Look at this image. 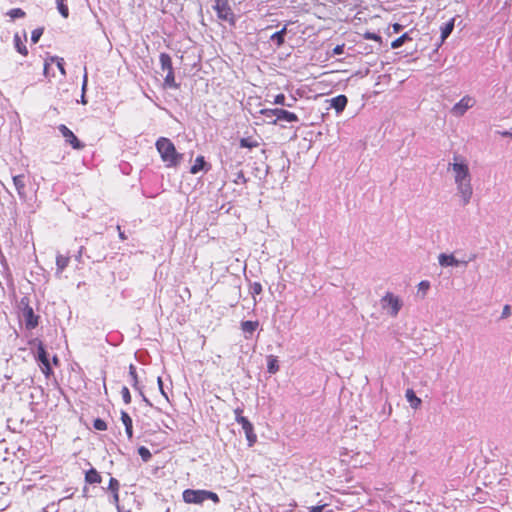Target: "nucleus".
Here are the masks:
<instances>
[{"mask_svg": "<svg viewBox=\"0 0 512 512\" xmlns=\"http://www.w3.org/2000/svg\"><path fill=\"white\" fill-rule=\"evenodd\" d=\"M121 421L125 426V432L129 440L133 438V422L126 411H121Z\"/></svg>", "mask_w": 512, "mask_h": 512, "instance_id": "nucleus-13", "label": "nucleus"}, {"mask_svg": "<svg viewBox=\"0 0 512 512\" xmlns=\"http://www.w3.org/2000/svg\"><path fill=\"white\" fill-rule=\"evenodd\" d=\"M238 177H239V178H244V174H243V172H242V171H240V172L238 173Z\"/></svg>", "mask_w": 512, "mask_h": 512, "instance_id": "nucleus-52", "label": "nucleus"}, {"mask_svg": "<svg viewBox=\"0 0 512 512\" xmlns=\"http://www.w3.org/2000/svg\"><path fill=\"white\" fill-rule=\"evenodd\" d=\"M158 384H159V387H160V390L162 392V394H164V391H163V382H162V379L159 377L158 378Z\"/></svg>", "mask_w": 512, "mask_h": 512, "instance_id": "nucleus-50", "label": "nucleus"}, {"mask_svg": "<svg viewBox=\"0 0 512 512\" xmlns=\"http://www.w3.org/2000/svg\"><path fill=\"white\" fill-rule=\"evenodd\" d=\"M37 360L41 363V371L46 377H49L53 372L48 359V354L45 350L43 343L40 341L37 346Z\"/></svg>", "mask_w": 512, "mask_h": 512, "instance_id": "nucleus-6", "label": "nucleus"}, {"mask_svg": "<svg viewBox=\"0 0 512 512\" xmlns=\"http://www.w3.org/2000/svg\"><path fill=\"white\" fill-rule=\"evenodd\" d=\"M363 37H364V39H366V40H373V41H375V42L382 43V38H381V36H380V35H378V34H376V33H374V32H369V31H367V32H365V33L363 34Z\"/></svg>", "mask_w": 512, "mask_h": 512, "instance_id": "nucleus-35", "label": "nucleus"}, {"mask_svg": "<svg viewBox=\"0 0 512 512\" xmlns=\"http://www.w3.org/2000/svg\"><path fill=\"white\" fill-rule=\"evenodd\" d=\"M7 15L10 16L11 19H16L25 17L26 13L21 8H14L9 10Z\"/></svg>", "mask_w": 512, "mask_h": 512, "instance_id": "nucleus-33", "label": "nucleus"}, {"mask_svg": "<svg viewBox=\"0 0 512 512\" xmlns=\"http://www.w3.org/2000/svg\"><path fill=\"white\" fill-rule=\"evenodd\" d=\"M22 307V316L25 322V327L28 330H32L38 326L39 316L35 315L33 308L29 305L28 301H21Z\"/></svg>", "mask_w": 512, "mask_h": 512, "instance_id": "nucleus-5", "label": "nucleus"}, {"mask_svg": "<svg viewBox=\"0 0 512 512\" xmlns=\"http://www.w3.org/2000/svg\"><path fill=\"white\" fill-rule=\"evenodd\" d=\"M81 101H82L83 103H86V102H85V100H84V95H82Z\"/></svg>", "mask_w": 512, "mask_h": 512, "instance_id": "nucleus-55", "label": "nucleus"}, {"mask_svg": "<svg viewBox=\"0 0 512 512\" xmlns=\"http://www.w3.org/2000/svg\"><path fill=\"white\" fill-rule=\"evenodd\" d=\"M382 307H390L391 308V315L396 316L398 312L401 309V302L400 299L396 296H394L392 293L388 292L386 295L382 298Z\"/></svg>", "mask_w": 512, "mask_h": 512, "instance_id": "nucleus-8", "label": "nucleus"}, {"mask_svg": "<svg viewBox=\"0 0 512 512\" xmlns=\"http://www.w3.org/2000/svg\"><path fill=\"white\" fill-rule=\"evenodd\" d=\"M49 65H50V64H49V62H47V61H46V62H45V64H44V74H45V75H47V74H48V68H49Z\"/></svg>", "mask_w": 512, "mask_h": 512, "instance_id": "nucleus-49", "label": "nucleus"}, {"mask_svg": "<svg viewBox=\"0 0 512 512\" xmlns=\"http://www.w3.org/2000/svg\"><path fill=\"white\" fill-rule=\"evenodd\" d=\"M57 66H58L59 70L61 71V73L64 75L65 74V70H64L62 62L57 60Z\"/></svg>", "mask_w": 512, "mask_h": 512, "instance_id": "nucleus-47", "label": "nucleus"}, {"mask_svg": "<svg viewBox=\"0 0 512 512\" xmlns=\"http://www.w3.org/2000/svg\"><path fill=\"white\" fill-rule=\"evenodd\" d=\"M323 508H324L323 505L311 506V507H309V511L310 512H322Z\"/></svg>", "mask_w": 512, "mask_h": 512, "instance_id": "nucleus-44", "label": "nucleus"}, {"mask_svg": "<svg viewBox=\"0 0 512 512\" xmlns=\"http://www.w3.org/2000/svg\"><path fill=\"white\" fill-rule=\"evenodd\" d=\"M117 230L119 231V238L121 240H125L126 239V235L124 234V232L121 231V227L119 225L117 226Z\"/></svg>", "mask_w": 512, "mask_h": 512, "instance_id": "nucleus-46", "label": "nucleus"}, {"mask_svg": "<svg viewBox=\"0 0 512 512\" xmlns=\"http://www.w3.org/2000/svg\"><path fill=\"white\" fill-rule=\"evenodd\" d=\"M93 427L94 429L98 431H105L107 430V424L104 420L97 418L93 421Z\"/></svg>", "mask_w": 512, "mask_h": 512, "instance_id": "nucleus-37", "label": "nucleus"}, {"mask_svg": "<svg viewBox=\"0 0 512 512\" xmlns=\"http://www.w3.org/2000/svg\"><path fill=\"white\" fill-rule=\"evenodd\" d=\"M13 182H14V185H15V188L17 190V193H18L19 197L20 198H26V191H25L26 181H25V176L24 175L14 176L13 177Z\"/></svg>", "mask_w": 512, "mask_h": 512, "instance_id": "nucleus-12", "label": "nucleus"}, {"mask_svg": "<svg viewBox=\"0 0 512 512\" xmlns=\"http://www.w3.org/2000/svg\"><path fill=\"white\" fill-rule=\"evenodd\" d=\"M85 481L89 484H99L102 481V477L95 468H91L85 473Z\"/></svg>", "mask_w": 512, "mask_h": 512, "instance_id": "nucleus-15", "label": "nucleus"}, {"mask_svg": "<svg viewBox=\"0 0 512 512\" xmlns=\"http://www.w3.org/2000/svg\"><path fill=\"white\" fill-rule=\"evenodd\" d=\"M418 286H419V289L422 290L425 294L426 291L429 289L430 284L428 281H421Z\"/></svg>", "mask_w": 512, "mask_h": 512, "instance_id": "nucleus-41", "label": "nucleus"}, {"mask_svg": "<svg viewBox=\"0 0 512 512\" xmlns=\"http://www.w3.org/2000/svg\"><path fill=\"white\" fill-rule=\"evenodd\" d=\"M119 487H120L119 481L115 478H110L108 489L113 494V499H114L115 504H118V502H119V494H118Z\"/></svg>", "mask_w": 512, "mask_h": 512, "instance_id": "nucleus-20", "label": "nucleus"}, {"mask_svg": "<svg viewBox=\"0 0 512 512\" xmlns=\"http://www.w3.org/2000/svg\"><path fill=\"white\" fill-rule=\"evenodd\" d=\"M392 29L394 33H399L403 29V26L399 23H394L392 24Z\"/></svg>", "mask_w": 512, "mask_h": 512, "instance_id": "nucleus-43", "label": "nucleus"}, {"mask_svg": "<svg viewBox=\"0 0 512 512\" xmlns=\"http://www.w3.org/2000/svg\"><path fill=\"white\" fill-rule=\"evenodd\" d=\"M138 454L140 455V457L142 458V460L144 462H147L151 459L152 457V454L151 452L149 451L148 448H146L145 446H140L138 448Z\"/></svg>", "mask_w": 512, "mask_h": 512, "instance_id": "nucleus-32", "label": "nucleus"}, {"mask_svg": "<svg viewBox=\"0 0 512 512\" xmlns=\"http://www.w3.org/2000/svg\"><path fill=\"white\" fill-rule=\"evenodd\" d=\"M245 436H246L249 447H252L257 442V435L254 432V429L247 431L245 433Z\"/></svg>", "mask_w": 512, "mask_h": 512, "instance_id": "nucleus-34", "label": "nucleus"}, {"mask_svg": "<svg viewBox=\"0 0 512 512\" xmlns=\"http://www.w3.org/2000/svg\"><path fill=\"white\" fill-rule=\"evenodd\" d=\"M183 501L187 504H202L206 500H211L215 504L220 502L219 496L208 490L186 489L182 493Z\"/></svg>", "mask_w": 512, "mask_h": 512, "instance_id": "nucleus-3", "label": "nucleus"}, {"mask_svg": "<svg viewBox=\"0 0 512 512\" xmlns=\"http://www.w3.org/2000/svg\"><path fill=\"white\" fill-rule=\"evenodd\" d=\"M285 99H286L285 95L280 93V94L275 96L274 104L285 105Z\"/></svg>", "mask_w": 512, "mask_h": 512, "instance_id": "nucleus-40", "label": "nucleus"}, {"mask_svg": "<svg viewBox=\"0 0 512 512\" xmlns=\"http://www.w3.org/2000/svg\"><path fill=\"white\" fill-rule=\"evenodd\" d=\"M14 44L17 52H19L23 56L28 55V49L18 33L14 35Z\"/></svg>", "mask_w": 512, "mask_h": 512, "instance_id": "nucleus-21", "label": "nucleus"}, {"mask_svg": "<svg viewBox=\"0 0 512 512\" xmlns=\"http://www.w3.org/2000/svg\"><path fill=\"white\" fill-rule=\"evenodd\" d=\"M412 38L409 36L408 33L402 34L400 37L396 38L391 42V48L397 49L400 48L405 42L411 41Z\"/></svg>", "mask_w": 512, "mask_h": 512, "instance_id": "nucleus-27", "label": "nucleus"}, {"mask_svg": "<svg viewBox=\"0 0 512 512\" xmlns=\"http://www.w3.org/2000/svg\"><path fill=\"white\" fill-rule=\"evenodd\" d=\"M53 362H54L55 364H58V359H57V357H54V358H53Z\"/></svg>", "mask_w": 512, "mask_h": 512, "instance_id": "nucleus-54", "label": "nucleus"}, {"mask_svg": "<svg viewBox=\"0 0 512 512\" xmlns=\"http://www.w3.org/2000/svg\"><path fill=\"white\" fill-rule=\"evenodd\" d=\"M269 113H273V115L276 117L272 121V124H274V125L277 124V122L280 120H284L287 122H298L299 121V118L295 113L284 110V109L275 108V109H273V111H269Z\"/></svg>", "mask_w": 512, "mask_h": 512, "instance_id": "nucleus-9", "label": "nucleus"}, {"mask_svg": "<svg viewBox=\"0 0 512 512\" xmlns=\"http://www.w3.org/2000/svg\"><path fill=\"white\" fill-rule=\"evenodd\" d=\"M263 291L262 285L260 282H254L250 285V293L254 298V302L256 303L255 296L261 294Z\"/></svg>", "mask_w": 512, "mask_h": 512, "instance_id": "nucleus-31", "label": "nucleus"}, {"mask_svg": "<svg viewBox=\"0 0 512 512\" xmlns=\"http://www.w3.org/2000/svg\"><path fill=\"white\" fill-rule=\"evenodd\" d=\"M267 369H268V372L271 374H275L279 371L278 360L275 356L270 355L268 357Z\"/></svg>", "mask_w": 512, "mask_h": 512, "instance_id": "nucleus-28", "label": "nucleus"}, {"mask_svg": "<svg viewBox=\"0 0 512 512\" xmlns=\"http://www.w3.org/2000/svg\"><path fill=\"white\" fill-rule=\"evenodd\" d=\"M86 85H87V76L85 75V76H84V81H83V86H82V90H83V91L85 90Z\"/></svg>", "mask_w": 512, "mask_h": 512, "instance_id": "nucleus-51", "label": "nucleus"}, {"mask_svg": "<svg viewBox=\"0 0 512 512\" xmlns=\"http://www.w3.org/2000/svg\"><path fill=\"white\" fill-rule=\"evenodd\" d=\"M259 327V321H243L241 322V330L244 333H248L250 335L253 334V332Z\"/></svg>", "mask_w": 512, "mask_h": 512, "instance_id": "nucleus-18", "label": "nucleus"}, {"mask_svg": "<svg viewBox=\"0 0 512 512\" xmlns=\"http://www.w3.org/2000/svg\"><path fill=\"white\" fill-rule=\"evenodd\" d=\"M160 64L163 71L171 72L173 70L172 59L167 53L160 54Z\"/></svg>", "mask_w": 512, "mask_h": 512, "instance_id": "nucleus-17", "label": "nucleus"}, {"mask_svg": "<svg viewBox=\"0 0 512 512\" xmlns=\"http://www.w3.org/2000/svg\"><path fill=\"white\" fill-rule=\"evenodd\" d=\"M439 263L442 266L458 265V261L455 259V257L453 255H446V254L439 255Z\"/></svg>", "mask_w": 512, "mask_h": 512, "instance_id": "nucleus-24", "label": "nucleus"}, {"mask_svg": "<svg viewBox=\"0 0 512 512\" xmlns=\"http://www.w3.org/2000/svg\"><path fill=\"white\" fill-rule=\"evenodd\" d=\"M70 257L67 255L58 254L56 257L57 272L62 273L63 270L69 265Z\"/></svg>", "mask_w": 512, "mask_h": 512, "instance_id": "nucleus-19", "label": "nucleus"}, {"mask_svg": "<svg viewBox=\"0 0 512 512\" xmlns=\"http://www.w3.org/2000/svg\"><path fill=\"white\" fill-rule=\"evenodd\" d=\"M164 84L167 86V87H170V88H175L177 89L179 87V85L176 83L175 81V75H174V71H171V72H167L165 78H164Z\"/></svg>", "mask_w": 512, "mask_h": 512, "instance_id": "nucleus-29", "label": "nucleus"}, {"mask_svg": "<svg viewBox=\"0 0 512 512\" xmlns=\"http://www.w3.org/2000/svg\"><path fill=\"white\" fill-rule=\"evenodd\" d=\"M58 130L65 138V141L71 145L73 149L81 150L84 148V144L76 137V135L64 124L58 126Z\"/></svg>", "mask_w": 512, "mask_h": 512, "instance_id": "nucleus-7", "label": "nucleus"}, {"mask_svg": "<svg viewBox=\"0 0 512 512\" xmlns=\"http://www.w3.org/2000/svg\"><path fill=\"white\" fill-rule=\"evenodd\" d=\"M57 8L59 13L64 17L68 18L69 16V9L68 6L65 4V0H56Z\"/></svg>", "mask_w": 512, "mask_h": 512, "instance_id": "nucleus-30", "label": "nucleus"}, {"mask_svg": "<svg viewBox=\"0 0 512 512\" xmlns=\"http://www.w3.org/2000/svg\"><path fill=\"white\" fill-rule=\"evenodd\" d=\"M155 146L167 168H175L183 160V154L177 152L175 145L170 139L160 137L157 139Z\"/></svg>", "mask_w": 512, "mask_h": 512, "instance_id": "nucleus-2", "label": "nucleus"}, {"mask_svg": "<svg viewBox=\"0 0 512 512\" xmlns=\"http://www.w3.org/2000/svg\"><path fill=\"white\" fill-rule=\"evenodd\" d=\"M475 104V100L471 96H464L452 108V113L456 116H462L464 113Z\"/></svg>", "mask_w": 512, "mask_h": 512, "instance_id": "nucleus-10", "label": "nucleus"}, {"mask_svg": "<svg viewBox=\"0 0 512 512\" xmlns=\"http://www.w3.org/2000/svg\"><path fill=\"white\" fill-rule=\"evenodd\" d=\"M121 396H122V399H123L125 404H130L131 403L132 397H131V394H130V391H129L128 387H126V386L122 387V389H121Z\"/></svg>", "mask_w": 512, "mask_h": 512, "instance_id": "nucleus-36", "label": "nucleus"}, {"mask_svg": "<svg viewBox=\"0 0 512 512\" xmlns=\"http://www.w3.org/2000/svg\"><path fill=\"white\" fill-rule=\"evenodd\" d=\"M452 167L455 183L463 198L464 204H467L472 196L471 176L468 165L458 156H454Z\"/></svg>", "mask_w": 512, "mask_h": 512, "instance_id": "nucleus-1", "label": "nucleus"}, {"mask_svg": "<svg viewBox=\"0 0 512 512\" xmlns=\"http://www.w3.org/2000/svg\"><path fill=\"white\" fill-rule=\"evenodd\" d=\"M502 135L503 136H510L511 134L509 132H503Z\"/></svg>", "mask_w": 512, "mask_h": 512, "instance_id": "nucleus-53", "label": "nucleus"}, {"mask_svg": "<svg viewBox=\"0 0 512 512\" xmlns=\"http://www.w3.org/2000/svg\"><path fill=\"white\" fill-rule=\"evenodd\" d=\"M511 315V308L509 305H505L502 311V318H507Z\"/></svg>", "mask_w": 512, "mask_h": 512, "instance_id": "nucleus-42", "label": "nucleus"}, {"mask_svg": "<svg viewBox=\"0 0 512 512\" xmlns=\"http://www.w3.org/2000/svg\"><path fill=\"white\" fill-rule=\"evenodd\" d=\"M43 28L34 29L31 33V40L33 43H37L43 34Z\"/></svg>", "mask_w": 512, "mask_h": 512, "instance_id": "nucleus-38", "label": "nucleus"}, {"mask_svg": "<svg viewBox=\"0 0 512 512\" xmlns=\"http://www.w3.org/2000/svg\"><path fill=\"white\" fill-rule=\"evenodd\" d=\"M287 32V26H284L280 31L275 32L271 36V40L274 41L277 47H281L284 44V36Z\"/></svg>", "mask_w": 512, "mask_h": 512, "instance_id": "nucleus-23", "label": "nucleus"}, {"mask_svg": "<svg viewBox=\"0 0 512 512\" xmlns=\"http://www.w3.org/2000/svg\"><path fill=\"white\" fill-rule=\"evenodd\" d=\"M20 2H24L25 0H19Z\"/></svg>", "mask_w": 512, "mask_h": 512, "instance_id": "nucleus-56", "label": "nucleus"}, {"mask_svg": "<svg viewBox=\"0 0 512 512\" xmlns=\"http://www.w3.org/2000/svg\"><path fill=\"white\" fill-rule=\"evenodd\" d=\"M215 4L213 6L214 10L217 13L218 19L221 21L228 22L230 25H235L236 19L235 15L229 5L228 0H214Z\"/></svg>", "mask_w": 512, "mask_h": 512, "instance_id": "nucleus-4", "label": "nucleus"}, {"mask_svg": "<svg viewBox=\"0 0 512 512\" xmlns=\"http://www.w3.org/2000/svg\"><path fill=\"white\" fill-rule=\"evenodd\" d=\"M348 103V99L345 95H338L331 99V106L336 110V112H342Z\"/></svg>", "mask_w": 512, "mask_h": 512, "instance_id": "nucleus-14", "label": "nucleus"}, {"mask_svg": "<svg viewBox=\"0 0 512 512\" xmlns=\"http://www.w3.org/2000/svg\"><path fill=\"white\" fill-rule=\"evenodd\" d=\"M259 146V142L253 137H246L240 139V147L242 148H257Z\"/></svg>", "mask_w": 512, "mask_h": 512, "instance_id": "nucleus-26", "label": "nucleus"}, {"mask_svg": "<svg viewBox=\"0 0 512 512\" xmlns=\"http://www.w3.org/2000/svg\"><path fill=\"white\" fill-rule=\"evenodd\" d=\"M129 375H130V377L132 379L133 386L136 387L137 384H138V376H137L136 368L132 364L129 367Z\"/></svg>", "mask_w": 512, "mask_h": 512, "instance_id": "nucleus-39", "label": "nucleus"}, {"mask_svg": "<svg viewBox=\"0 0 512 512\" xmlns=\"http://www.w3.org/2000/svg\"><path fill=\"white\" fill-rule=\"evenodd\" d=\"M454 21L455 19L452 18L449 22H447L444 27L441 29V42H444L445 39L451 34V32L454 29Z\"/></svg>", "mask_w": 512, "mask_h": 512, "instance_id": "nucleus-25", "label": "nucleus"}, {"mask_svg": "<svg viewBox=\"0 0 512 512\" xmlns=\"http://www.w3.org/2000/svg\"><path fill=\"white\" fill-rule=\"evenodd\" d=\"M234 414H235L236 422L242 426L244 433L254 429L253 424L248 420V418H246L245 416L242 415L243 414L242 408H236L234 410Z\"/></svg>", "mask_w": 512, "mask_h": 512, "instance_id": "nucleus-11", "label": "nucleus"}, {"mask_svg": "<svg viewBox=\"0 0 512 512\" xmlns=\"http://www.w3.org/2000/svg\"><path fill=\"white\" fill-rule=\"evenodd\" d=\"M343 51V46H337L335 49H334V52L335 54H341Z\"/></svg>", "mask_w": 512, "mask_h": 512, "instance_id": "nucleus-48", "label": "nucleus"}, {"mask_svg": "<svg viewBox=\"0 0 512 512\" xmlns=\"http://www.w3.org/2000/svg\"><path fill=\"white\" fill-rule=\"evenodd\" d=\"M269 111H273V109H262L261 114L266 116L267 118L274 116L273 113H269Z\"/></svg>", "mask_w": 512, "mask_h": 512, "instance_id": "nucleus-45", "label": "nucleus"}, {"mask_svg": "<svg viewBox=\"0 0 512 512\" xmlns=\"http://www.w3.org/2000/svg\"><path fill=\"white\" fill-rule=\"evenodd\" d=\"M205 165H206V162H205L204 156H202V155L197 156L194 161V164L190 168V173L197 174L199 171L204 169Z\"/></svg>", "mask_w": 512, "mask_h": 512, "instance_id": "nucleus-22", "label": "nucleus"}, {"mask_svg": "<svg viewBox=\"0 0 512 512\" xmlns=\"http://www.w3.org/2000/svg\"><path fill=\"white\" fill-rule=\"evenodd\" d=\"M406 399L410 403L411 407L414 409H418L421 405V399L416 396L415 392L412 389L406 390Z\"/></svg>", "mask_w": 512, "mask_h": 512, "instance_id": "nucleus-16", "label": "nucleus"}]
</instances>
